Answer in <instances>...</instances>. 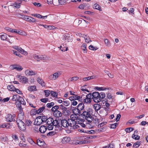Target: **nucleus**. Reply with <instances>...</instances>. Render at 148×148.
Here are the masks:
<instances>
[{
	"label": "nucleus",
	"mask_w": 148,
	"mask_h": 148,
	"mask_svg": "<svg viewBox=\"0 0 148 148\" xmlns=\"http://www.w3.org/2000/svg\"><path fill=\"white\" fill-rule=\"evenodd\" d=\"M71 118L68 120L69 127L73 129L78 128L79 126L78 125L79 121L77 115L72 114Z\"/></svg>",
	"instance_id": "obj_1"
},
{
	"label": "nucleus",
	"mask_w": 148,
	"mask_h": 148,
	"mask_svg": "<svg viewBox=\"0 0 148 148\" xmlns=\"http://www.w3.org/2000/svg\"><path fill=\"white\" fill-rule=\"evenodd\" d=\"M105 94L103 92L99 93L98 92H94L91 93L92 99L95 103L101 101L102 99L105 98Z\"/></svg>",
	"instance_id": "obj_2"
},
{
	"label": "nucleus",
	"mask_w": 148,
	"mask_h": 148,
	"mask_svg": "<svg viewBox=\"0 0 148 148\" xmlns=\"http://www.w3.org/2000/svg\"><path fill=\"white\" fill-rule=\"evenodd\" d=\"M91 112H90V110H88L87 111H84L81 115H82L83 116V118H85L86 119L87 121L90 124V123H92V120L93 119V117L91 115Z\"/></svg>",
	"instance_id": "obj_3"
},
{
	"label": "nucleus",
	"mask_w": 148,
	"mask_h": 148,
	"mask_svg": "<svg viewBox=\"0 0 148 148\" xmlns=\"http://www.w3.org/2000/svg\"><path fill=\"white\" fill-rule=\"evenodd\" d=\"M84 106L83 103H80L77 106V108H75L73 110V112L75 115H80L82 114V111L84 110Z\"/></svg>",
	"instance_id": "obj_4"
},
{
	"label": "nucleus",
	"mask_w": 148,
	"mask_h": 148,
	"mask_svg": "<svg viewBox=\"0 0 148 148\" xmlns=\"http://www.w3.org/2000/svg\"><path fill=\"white\" fill-rule=\"evenodd\" d=\"M87 143L86 137V136H82L79 137L76 140H74L73 142V144L81 145Z\"/></svg>",
	"instance_id": "obj_5"
},
{
	"label": "nucleus",
	"mask_w": 148,
	"mask_h": 148,
	"mask_svg": "<svg viewBox=\"0 0 148 148\" xmlns=\"http://www.w3.org/2000/svg\"><path fill=\"white\" fill-rule=\"evenodd\" d=\"M22 119H17L16 122L19 129L22 131H24L26 129L25 124L21 120Z\"/></svg>",
	"instance_id": "obj_6"
},
{
	"label": "nucleus",
	"mask_w": 148,
	"mask_h": 148,
	"mask_svg": "<svg viewBox=\"0 0 148 148\" xmlns=\"http://www.w3.org/2000/svg\"><path fill=\"white\" fill-rule=\"evenodd\" d=\"M62 72L61 71H57L53 73V74L50 75L49 77V79L51 80H55L62 75Z\"/></svg>",
	"instance_id": "obj_7"
},
{
	"label": "nucleus",
	"mask_w": 148,
	"mask_h": 148,
	"mask_svg": "<svg viewBox=\"0 0 148 148\" xmlns=\"http://www.w3.org/2000/svg\"><path fill=\"white\" fill-rule=\"evenodd\" d=\"M53 121V118L49 117L47 119L46 123L47 125V127L49 130H52L53 129V126L52 125V122Z\"/></svg>",
	"instance_id": "obj_8"
},
{
	"label": "nucleus",
	"mask_w": 148,
	"mask_h": 148,
	"mask_svg": "<svg viewBox=\"0 0 148 148\" xmlns=\"http://www.w3.org/2000/svg\"><path fill=\"white\" fill-rule=\"evenodd\" d=\"M16 119V116L14 114H8L5 117L6 121L7 122L14 121H15Z\"/></svg>",
	"instance_id": "obj_9"
},
{
	"label": "nucleus",
	"mask_w": 148,
	"mask_h": 148,
	"mask_svg": "<svg viewBox=\"0 0 148 148\" xmlns=\"http://www.w3.org/2000/svg\"><path fill=\"white\" fill-rule=\"evenodd\" d=\"M91 93H89L86 95V98L83 100L82 102L86 103H90L91 102Z\"/></svg>",
	"instance_id": "obj_10"
},
{
	"label": "nucleus",
	"mask_w": 148,
	"mask_h": 148,
	"mask_svg": "<svg viewBox=\"0 0 148 148\" xmlns=\"http://www.w3.org/2000/svg\"><path fill=\"white\" fill-rule=\"evenodd\" d=\"M17 77L19 79L20 82L22 83L26 84L28 82L27 78L25 76L20 75H17Z\"/></svg>",
	"instance_id": "obj_11"
},
{
	"label": "nucleus",
	"mask_w": 148,
	"mask_h": 148,
	"mask_svg": "<svg viewBox=\"0 0 148 148\" xmlns=\"http://www.w3.org/2000/svg\"><path fill=\"white\" fill-rule=\"evenodd\" d=\"M13 47L14 49L17 50L18 51L20 52L21 53L25 55H27V52L24 51L23 49H22L21 48L17 46H14Z\"/></svg>",
	"instance_id": "obj_12"
},
{
	"label": "nucleus",
	"mask_w": 148,
	"mask_h": 148,
	"mask_svg": "<svg viewBox=\"0 0 148 148\" xmlns=\"http://www.w3.org/2000/svg\"><path fill=\"white\" fill-rule=\"evenodd\" d=\"M25 73L27 75H34L37 73V72L31 70H26L25 71Z\"/></svg>",
	"instance_id": "obj_13"
},
{
	"label": "nucleus",
	"mask_w": 148,
	"mask_h": 148,
	"mask_svg": "<svg viewBox=\"0 0 148 148\" xmlns=\"http://www.w3.org/2000/svg\"><path fill=\"white\" fill-rule=\"evenodd\" d=\"M61 123L62 126L64 127L65 128L69 127L68 120L63 119L61 121Z\"/></svg>",
	"instance_id": "obj_14"
},
{
	"label": "nucleus",
	"mask_w": 148,
	"mask_h": 148,
	"mask_svg": "<svg viewBox=\"0 0 148 148\" xmlns=\"http://www.w3.org/2000/svg\"><path fill=\"white\" fill-rule=\"evenodd\" d=\"M71 139L69 137H65L61 139V142L62 143L66 144L68 143L70 140Z\"/></svg>",
	"instance_id": "obj_15"
},
{
	"label": "nucleus",
	"mask_w": 148,
	"mask_h": 148,
	"mask_svg": "<svg viewBox=\"0 0 148 148\" xmlns=\"http://www.w3.org/2000/svg\"><path fill=\"white\" fill-rule=\"evenodd\" d=\"M72 36H70L69 34H66L65 35L63 38V40L67 42H70L71 41L72 38Z\"/></svg>",
	"instance_id": "obj_16"
},
{
	"label": "nucleus",
	"mask_w": 148,
	"mask_h": 148,
	"mask_svg": "<svg viewBox=\"0 0 148 148\" xmlns=\"http://www.w3.org/2000/svg\"><path fill=\"white\" fill-rule=\"evenodd\" d=\"M42 121L41 117L40 116L37 117L36 119L34 122L37 125H39L42 123Z\"/></svg>",
	"instance_id": "obj_17"
},
{
	"label": "nucleus",
	"mask_w": 148,
	"mask_h": 148,
	"mask_svg": "<svg viewBox=\"0 0 148 148\" xmlns=\"http://www.w3.org/2000/svg\"><path fill=\"white\" fill-rule=\"evenodd\" d=\"M53 114L56 117H59L62 115V113L59 110H56L53 112Z\"/></svg>",
	"instance_id": "obj_18"
},
{
	"label": "nucleus",
	"mask_w": 148,
	"mask_h": 148,
	"mask_svg": "<svg viewBox=\"0 0 148 148\" xmlns=\"http://www.w3.org/2000/svg\"><path fill=\"white\" fill-rule=\"evenodd\" d=\"M48 129L47 127L45 126H41L39 129V131L40 132L42 133H44Z\"/></svg>",
	"instance_id": "obj_19"
},
{
	"label": "nucleus",
	"mask_w": 148,
	"mask_h": 148,
	"mask_svg": "<svg viewBox=\"0 0 148 148\" xmlns=\"http://www.w3.org/2000/svg\"><path fill=\"white\" fill-rule=\"evenodd\" d=\"M21 97H20L18 95H14L12 98V100L13 101H15L16 102L19 101V99H20V98Z\"/></svg>",
	"instance_id": "obj_20"
},
{
	"label": "nucleus",
	"mask_w": 148,
	"mask_h": 148,
	"mask_svg": "<svg viewBox=\"0 0 148 148\" xmlns=\"http://www.w3.org/2000/svg\"><path fill=\"white\" fill-rule=\"evenodd\" d=\"M39 25L42 26L44 27L45 28L47 29H53L55 28L53 26L47 25L43 24Z\"/></svg>",
	"instance_id": "obj_21"
},
{
	"label": "nucleus",
	"mask_w": 148,
	"mask_h": 148,
	"mask_svg": "<svg viewBox=\"0 0 148 148\" xmlns=\"http://www.w3.org/2000/svg\"><path fill=\"white\" fill-rule=\"evenodd\" d=\"M101 108L100 105L98 103H95L93 105V108L95 111H97L99 110Z\"/></svg>",
	"instance_id": "obj_22"
},
{
	"label": "nucleus",
	"mask_w": 148,
	"mask_h": 148,
	"mask_svg": "<svg viewBox=\"0 0 148 148\" xmlns=\"http://www.w3.org/2000/svg\"><path fill=\"white\" fill-rule=\"evenodd\" d=\"M20 112L19 114H18V116L20 117L21 119H23L24 118V112L23 111L22 108H20L18 109Z\"/></svg>",
	"instance_id": "obj_23"
},
{
	"label": "nucleus",
	"mask_w": 148,
	"mask_h": 148,
	"mask_svg": "<svg viewBox=\"0 0 148 148\" xmlns=\"http://www.w3.org/2000/svg\"><path fill=\"white\" fill-rule=\"evenodd\" d=\"M13 69H16L17 71H20L22 70L23 68L19 65H17L16 66H13Z\"/></svg>",
	"instance_id": "obj_24"
},
{
	"label": "nucleus",
	"mask_w": 148,
	"mask_h": 148,
	"mask_svg": "<svg viewBox=\"0 0 148 148\" xmlns=\"http://www.w3.org/2000/svg\"><path fill=\"white\" fill-rule=\"evenodd\" d=\"M22 18L25 20L30 22V20H31L30 18H31V16H27L23 15L22 16Z\"/></svg>",
	"instance_id": "obj_25"
},
{
	"label": "nucleus",
	"mask_w": 148,
	"mask_h": 148,
	"mask_svg": "<svg viewBox=\"0 0 148 148\" xmlns=\"http://www.w3.org/2000/svg\"><path fill=\"white\" fill-rule=\"evenodd\" d=\"M5 29L8 32L12 33H14L16 32V29H13L9 27H6L5 28Z\"/></svg>",
	"instance_id": "obj_26"
},
{
	"label": "nucleus",
	"mask_w": 148,
	"mask_h": 148,
	"mask_svg": "<svg viewBox=\"0 0 148 148\" xmlns=\"http://www.w3.org/2000/svg\"><path fill=\"white\" fill-rule=\"evenodd\" d=\"M81 49L83 50V52L84 53H86L87 51H86V44L84 43L82 44L81 46Z\"/></svg>",
	"instance_id": "obj_27"
},
{
	"label": "nucleus",
	"mask_w": 148,
	"mask_h": 148,
	"mask_svg": "<svg viewBox=\"0 0 148 148\" xmlns=\"http://www.w3.org/2000/svg\"><path fill=\"white\" fill-rule=\"evenodd\" d=\"M96 78V76H91L90 77H87L84 78L83 79V80L84 81H86L90 79H92Z\"/></svg>",
	"instance_id": "obj_28"
},
{
	"label": "nucleus",
	"mask_w": 148,
	"mask_h": 148,
	"mask_svg": "<svg viewBox=\"0 0 148 148\" xmlns=\"http://www.w3.org/2000/svg\"><path fill=\"white\" fill-rule=\"evenodd\" d=\"M21 4V3H18L16 2H15L14 3H12V4L11 5V6H13L14 8H19L20 7Z\"/></svg>",
	"instance_id": "obj_29"
},
{
	"label": "nucleus",
	"mask_w": 148,
	"mask_h": 148,
	"mask_svg": "<svg viewBox=\"0 0 148 148\" xmlns=\"http://www.w3.org/2000/svg\"><path fill=\"white\" fill-rule=\"evenodd\" d=\"M78 125L79 126V127H80V126H81L83 127H86V126H88V127H92V125L91 126V125L90 126H89L88 125L90 124H89V123H86V125L84 123H79V122L78 123Z\"/></svg>",
	"instance_id": "obj_30"
},
{
	"label": "nucleus",
	"mask_w": 148,
	"mask_h": 148,
	"mask_svg": "<svg viewBox=\"0 0 148 148\" xmlns=\"http://www.w3.org/2000/svg\"><path fill=\"white\" fill-rule=\"evenodd\" d=\"M3 34H2L0 35L1 39L3 40H5L7 38V36L6 34L5 33H2Z\"/></svg>",
	"instance_id": "obj_31"
},
{
	"label": "nucleus",
	"mask_w": 148,
	"mask_h": 148,
	"mask_svg": "<svg viewBox=\"0 0 148 148\" xmlns=\"http://www.w3.org/2000/svg\"><path fill=\"white\" fill-rule=\"evenodd\" d=\"M141 144L140 142L139 141H137L136 143H134L133 146V147L134 148H137Z\"/></svg>",
	"instance_id": "obj_32"
},
{
	"label": "nucleus",
	"mask_w": 148,
	"mask_h": 148,
	"mask_svg": "<svg viewBox=\"0 0 148 148\" xmlns=\"http://www.w3.org/2000/svg\"><path fill=\"white\" fill-rule=\"evenodd\" d=\"M28 89L30 91H35L36 90V87L35 86H30L28 87Z\"/></svg>",
	"instance_id": "obj_33"
},
{
	"label": "nucleus",
	"mask_w": 148,
	"mask_h": 148,
	"mask_svg": "<svg viewBox=\"0 0 148 148\" xmlns=\"http://www.w3.org/2000/svg\"><path fill=\"white\" fill-rule=\"evenodd\" d=\"M60 49L62 51H65L67 50V48L64 45H62L60 47Z\"/></svg>",
	"instance_id": "obj_34"
},
{
	"label": "nucleus",
	"mask_w": 148,
	"mask_h": 148,
	"mask_svg": "<svg viewBox=\"0 0 148 148\" xmlns=\"http://www.w3.org/2000/svg\"><path fill=\"white\" fill-rule=\"evenodd\" d=\"M83 98H82V96H79L78 95H75V100H78L79 101L82 102Z\"/></svg>",
	"instance_id": "obj_35"
},
{
	"label": "nucleus",
	"mask_w": 148,
	"mask_h": 148,
	"mask_svg": "<svg viewBox=\"0 0 148 148\" xmlns=\"http://www.w3.org/2000/svg\"><path fill=\"white\" fill-rule=\"evenodd\" d=\"M8 89L11 91H14L15 87L12 85H8Z\"/></svg>",
	"instance_id": "obj_36"
},
{
	"label": "nucleus",
	"mask_w": 148,
	"mask_h": 148,
	"mask_svg": "<svg viewBox=\"0 0 148 148\" xmlns=\"http://www.w3.org/2000/svg\"><path fill=\"white\" fill-rule=\"evenodd\" d=\"M12 137L13 140L15 142L18 140L19 139L18 136L15 134H12Z\"/></svg>",
	"instance_id": "obj_37"
},
{
	"label": "nucleus",
	"mask_w": 148,
	"mask_h": 148,
	"mask_svg": "<svg viewBox=\"0 0 148 148\" xmlns=\"http://www.w3.org/2000/svg\"><path fill=\"white\" fill-rule=\"evenodd\" d=\"M94 8L96 9L99 10L100 11H102L100 6L97 4H95L94 5Z\"/></svg>",
	"instance_id": "obj_38"
},
{
	"label": "nucleus",
	"mask_w": 148,
	"mask_h": 148,
	"mask_svg": "<svg viewBox=\"0 0 148 148\" xmlns=\"http://www.w3.org/2000/svg\"><path fill=\"white\" fill-rule=\"evenodd\" d=\"M45 106H43L42 107L39 108L37 110V113L38 114L42 112L45 109Z\"/></svg>",
	"instance_id": "obj_39"
},
{
	"label": "nucleus",
	"mask_w": 148,
	"mask_h": 148,
	"mask_svg": "<svg viewBox=\"0 0 148 148\" xmlns=\"http://www.w3.org/2000/svg\"><path fill=\"white\" fill-rule=\"evenodd\" d=\"M25 123L27 126H29L32 125V122L29 120H27L25 121Z\"/></svg>",
	"instance_id": "obj_40"
},
{
	"label": "nucleus",
	"mask_w": 148,
	"mask_h": 148,
	"mask_svg": "<svg viewBox=\"0 0 148 148\" xmlns=\"http://www.w3.org/2000/svg\"><path fill=\"white\" fill-rule=\"evenodd\" d=\"M99 123V119L97 118H95V119H94L93 118V120H92V123H90H90H95V124H98Z\"/></svg>",
	"instance_id": "obj_41"
},
{
	"label": "nucleus",
	"mask_w": 148,
	"mask_h": 148,
	"mask_svg": "<svg viewBox=\"0 0 148 148\" xmlns=\"http://www.w3.org/2000/svg\"><path fill=\"white\" fill-rule=\"evenodd\" d=\"M132 137L134 139L137 140H139L140 138L139 136L137 135H135L134 134H132Z\"/></svg>",
	"instance_id": "obj_42"
},
{
	"label": "nucleus",
	"mask_w": 148,
	"mask_h": 148,
	"mask_svg": "<svg viewBox=\"0 0 148 148\" xmlns=\"http://www.w3.org/2000/svg\"><path fill=\"white\" fill-rule=\"evenodd\" d=\"M63 104H62L60 105L59 107V109L60 110L61 109L63 111H66L67 109V108L66 107H64L63 105Z\"/></svg>",
	"instance_id": "obj_43"
},
{
	"label": "nucleus",
	"mask_w": 148,
	"mask_h": 148,
	"mask_svg": "<svg viewBox=\"0 0 148 148\" xmlns=\"http://www.w3.org/2000/svg\"><path fill=\"white\" fill-rule=\"evenodd\" d=\"M50 94L53 97H56L58 95L57 93L52 90L51 91Z\"/></svg>",
	"instance_id": "obj_44"
},
{
	"label": "nucleus",
	"mask_w": 148,
	"mask_h": 148,
	"mask_svg": "<svg viewBox=\"0 0 148 148\" xmlns=\"http://www.w3.org/2000/svg\"><path fill=\"white\" fill-rule=\"evenodd\" d=\"M59 124L58 121L55 120H53V121L52 122V125L53 126H57Z\"/></svg>",
	"instance_id": "obj_45"
},
{
	"label": "nucleus",
	"mask_w": 148,
	"mask_h": 148,
	"mask_svg": "<svg viewBox=\"0 0 148 148\" xmlns=\"http://www.w3.org/2000/svg\"><path fill=\"white\" fill-rule=\"evenodd\" d=\"M41 117V119L42 120V123H46L47 119V117L45 116H40Z\"/></svg>",
	"instance_id": "obj_46"
},
{
	"label": "nucleus",
	"mask_w": 148,
	"mask_h": 148,
	"mask_svg": "<svg viewBox=\"0 0 148 148\" xmlns=\"http://www.w3.org/2000/svg\"><path fill=\"white\" fill-rule=\"evenodd\" d=\"M104 42H105V43L106 45L108 47H110L111 46V44H110V42H109L108 41V40L107 39H105Z\"/></svg>",
	"instance_id": "obj_47"
},
{
	"label": "nucleus",
	"mask_w": 148,
	"mask_h": 148,
	"mask_svg": "<svg viewBox=\"0 0 148 148\" xmlns=\"http://www.w3.org/2000/svg\"><path fill=\"white\" fill-rule=\"evenodd\" d=\"M19 101L22 104L25 105L26 104L25 102V101L24 99L22 97H21L20 98V99H19Z\"/></svg>",
	"instance_id": "obj_48"
},
{
	"label": "nucleus",
	"mask_w": 148,
	"mask_h": 148,
	"mask_svg": "<svg viewBox=\"0 0 148 148\" xmlns=\"http://www.w3.org/2000/svg\"><path fill=\"white\" fill-rule=\"evenodd\" d=\"M37 113V111L36 109H33L30 111V114L32 115H35Z\"/></svg>",
	"instance_id": "obj_49"
},
{
	"label": "nucleus",
	"mask_w": 148,
	"mask_h": 148,
	"mask_svg": "<svg viewBox=\"0 0 148 148\" xmlns=\"http://www.w3.org/2000/svg\"><path fill=\"white\" fill-rule=\"evenodd\" d=\"M59 108V106L57 105L55 106L52 108L51 109V110L54 112L55 111L58 110V109Z\"/></svg>",
	"instance_id": "obj_50"
},
{
	"label": "nucleus",
	"mask_w": 148,
	"mask_h": 148,
	"mask_svg": "<svg viewBox=\"0 0 148 148\" xmlns=\"http://www.w3.org/2000/svg\"><path fill=\"white\" fill-rule=\"evenodd\" d=\"M25 143H23V141H20L18 144V145L21 147H25L27 145V144H24Z\"/></svg>",
	"instance_id": "obj_51"
},
{
	"label": "nucleus",
	"mask_w": 148,
	"mask_h": 148,
	"mask_svg": "<svg viewBox=\"0 0 148 148\" xmlns=\"http://www.w3.org/2000/svg\"><path fill=\"white\" fill-rule=\"evenodd\" d=\"M44 91L45 93V95L47 97H48L50 94L51 91L49 90H45Z\"/></svg>",
	"instance_id": "obj_52"
},
{
	"label": "nucleus",
	"mask_w": 148,
	"mask_h": 148,
	"mask_svg": "<svg viewBox=\"0 0 148 148\" xmlns=\"http://www.w3.org/2000/svg\"><path fill=\"white\" fill-rule=\"evenodd\" d=\"M134 128L132 127H128L125 129V131L127 132H130L133 131Z\"/></svg>",
	"instance_id": "obj_53"
},
{
	"label": "nucleus",
	"mask_w": 148,
	"mask_h": 148,
	"mask_svg": "<svg viewBox=\"0 0 148 148\" xmlns=\"http://www.w3.org/2000/svg\"><path fill=\"white\" fill-rule=\"evenodd\" d=\"M54 104V103L53 102H51L50 103H48L47 104L46 106L48 108H51L52 107Z\"/></svg>",
	"instance_id": "obj_54"
},
{
	"label": "nucleus",
	"mask_w": 148,
	"mask_h": 148,
	"mask_svg": "<svg viewBox=\"0 0 148 148\" xmlns=\"http://www.w3.org/2000/svg\"><path fill=\"white\" fill-rule=\"evenodd\" d=\"M44 141H40V140L37 141L38 145L40 147H42L44 144Z\"/></svg>",
	"instance_id": "obj_55"
},
{
	"label": "nucleus",
	"mask_w": 148,
	"mask_h": 148,
	"mask_svg": "<svg viewBox=\"0 0 148 148\" xmlns=\"http://www.w3.org/2000/svg\"><path fill=\"white\" fill-rule=\"evenodd\" d=\"M56 132L54 131H52L51 132H49L47 134V136H51L54 135Z\"/></svg>",
	"instance_id": "obj_56"
},
{
	"label": "nucleus",
	"mask_w": 148,
	"mask_h": 148,
	"mask_svg": "<svg viewBox=\"0 0 148 148\" xmlns=\"http://www.w3.org/2000/svg\"><path fill=\"white\" fill-rule=\"evenodd\" d=\"M89 49H90L92 50H96L97 49V48L96 47H94L92 45H91L89 46Z\"/></svg>",
	"instance_id": "obj_57"
},
{
	"label": "nucleus",
	"mask_w": 148,
	"mask_h": 148,
	"mask_svg": "<svg viewBox=\"0 0 148 148\" xmlns=\"http://www.w3.org/2000/svg\"><path fill=\"white\" fill-rule=\"evenodd\" d=\"M16 105L17 107L18 108V109L22 108L21 105V104L19 101H18L16 102Z\"/></svg>",
	"instance_id": "obj_58"
},
{
	"label": "nucleus",
	"mask_w": 148,
	"mask_h": 148,
	"mask_svg": "<svg viewBox=\"0 0 148 148\" xmlns=\"http://www.w3.org/2000/svg\"><path fill=\"white\" fill-rule=\"evenodd\" d=\"M62 104L65 106H67L69 105V103L68 101L66 100V101H63Z\"/></svg>",
	"instance_id": "obj_59"
},
{
	"label": "nucleus",
	"mask_w": 148,
	"mask_h": 148,
	"mask_svg": "<svg viewBox=\"0 0 148 148\" xmlns=\"http://www.w3.org/2000/svg\"><path fill=\"white\" fill-rule=\"evenodd\" d=\"M85 40V41L86 42L89 43V42L91 41L90 39V37L86 35V37L84 38Z\"/></svg>",
	"instance_id": "obj_60"
},
{
	"label": "nucleus",
	"mask_w": 148,
	"mask_h": 148,
	"mask_svg": "<svg viewBox=\"0 0 148 148\" xmlns=\"http://www.w3.org/2000/svg\"><path fill=\"white\" fill-rule=\"evenodd\" d=\"M79 79V77H72L71 78V81H77Z\"/></svg>",
	"instance_id": "obj_61"
},
{
	"label": "nucleus",
	"mask_w": 148,
	"mask_h": 148,
	"mask_svg": "<svg viewBox=\"0 0 148 148\" xmlns=\"http://www.w3.org/2000/svg\"><path fill=\"white\" fill-rule=\"evenodd\" d=\"M32 15L33 16L36 17L37 18H42V16L39 14H32Z\"/></svg>",
	"instance_id": "obj_62"
},
{
	"label": "nucleus",
	"mask_w": 148,
	"mask_h": 148,
	"mask_svg": "<svg viewBox=\"0 0 148 148\" xmlns=\"http://www.w3.org/2000/svg\"><path fill=\"white\" fill-rule=\"evenodd\" d=\"M13 53L16 56L19 57H22L21 55L18 52H16L15 51H13Z\"/></svg>",
	"instance_id": "obj_63"
},
{
	"label": "nucleus",
	"mask_w": 148,
	"mask_h": 148,
	"mask_svg": "<svg viewBox=\"0 0 148 148\" xmlns=\"http://www.w3.org/2000/svg\"><path fill=\"white\" fill-rule=\"evenodd\" d=\"M107 123L106 122H104L103 123H101L98 125V127L99 128L101 127H103V126L105 125Z\"/></svg>",
	"instance_id": "obj_64"
}]
</instances>
